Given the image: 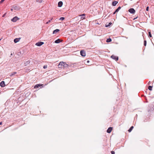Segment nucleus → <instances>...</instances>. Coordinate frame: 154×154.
<instances>
[{
    "label": "nucleus",
    "instance_id": "obj_1",
    "mask_svg": "<svg viewBox=\"0 0 154 154\" xmlns=\"http://www.w3.org/2000/svg\"><path fill=\"white\" fill-rule=\"evenodd\" d=\"M64 62H60L59 65L58 66L59 68H63V65Z\"/></svg>",
    "mask_w": 154,
    "mask_h": 154
},
{
    "label": "nucleus",
    "instance_id": "obj_2",
    "mask_svg": "<svg viewBox=\"0 0 154 154\" xmlns=\"http://www.w3.org/2000/svg\"><path fill=\"white\" fill-rule=\"evenodd\" d=\"M19 19L17 17L15 16L11 19V21L13 22H16Z\"/></svg>",
    "mask_w": 154,
    "mask_h": 154
},
{
    "label": "nucleus",
    "instance_id": "obj_3",
    "mask_svg": "<svg viewBox=\"0 0 154 154\" xmlns=\"http://www.w3.org/2000/svg\"><path fill=\"white\" fill-rule=\"evenodd\" d=\"M80 54L83 57H85L86 56L85 51L84 50H82L80 51Z\"/></svg>",
    "mask_w": 154,
    "mask_h": 154
},
{
    "label": "nucleus",
    "instance_id": "obj_4",
    "mask_svg": "<svg viewBox=\"0 0 154 154\" xmlns=\"http://www.w3.org/2000/svg\"><path fill=\"white\" fill-rule=\"evenodd\" d=\"M111 57L112 59L115 60L116 61H117L118 60V57L114 55H112L111 56Z\"/></svg>",
    "mask_w": 154,
    "mask_h": 154
},
{
    "label": "nucleus",
    "instance_id": "obj_5",
    "mask_svg": "<svg viewBox=\"0 0 154 154\" xmlns=\"http://www.w3.org/2000/svg\"><path fill=\"white\" fill-rule=\"evenodd\" d=\"M128 11L131 14H134L135 12V10L133 8L130 9Z\"/></svg>",
    "mask_w": 154,
    "mask_h": 154
},
{
    "label": "nucleus",
    "instance_id": "obj_6",
    "mask_svg": "<svg viewBox=\"0 0 154 154\" xmlns=\"http://www.w3.org/2000/svg\"><path fill=\"white\" fill-rule=\"evenodd\" d=\"M0 86L2 87H4L5 86V82L3 81H2L0 83Z\"/></svg>",
    "mask_w": 154,
    "mask_h": 154
},
{
    "label": "nucleus",
    "instance_id": "obj_7",
    "mask_svg": "<svg viewBox=\"0 0 154 154\" xmlns=\"http://www.w3.org/2000/svg\"><path fill=\"white\" fill-rule=\"evenodd\" d=\"M113 128L111 127L109 128L107 130V132L108 133H110L112 130Z\"/></svg>",
    "mask_w": 154,
    "mask_h": 154
},
{
    "label": "nucleus",
    "instance_id": "obj_8",
    "mask_svg": "<svg viewBox=\"0 0 154 154\" xmlns=\"http://www.w3.org/2000/svg\"><path fill=\"white\" fill-rule=\"evenodd\" d=\"M85 14H82L81 15H79V16H81V20H83V19H85Z\"/></svg>",
    "mask_w": 154,
    "mask_h": 154
},
{
    "label": "nucleus",
    "instance_id": "obj_9",
    "mask_svg": "<svg viewBox=\"0 0 154 154\" xmlns=\"http://www.w3.org/2000/svg\"><path fill=\"white\" fill-rule=\"evenodd\" d=\"M20 38H15L14 40V42L15 43H16L17 42H18L19 41L20 39Z\"/></svg>",
    "mask_w": 154,
    "mask_h": 154
},
{
    "label": "nucleus",
    "instance_id": "obj_10",
    "mask_svg": "<svg viewBox=\"0 0 154 154\" xmlns=\"http://www.w3.org/2000/svg\"><path fill=\"white\" fill-rule=\"evenodd\" d=\"M58 6L61 7L63 5V2L61 1H60L58 3Z\"/></svg>",
    "mask_w": 154,
    "mask_h": 154
},
{
    "label": "nucleus",
    "instance_id": "obj_11",
    "mask_svg": "<svg viewBox=\"0 0 154 154\" xmlns=\"http://www.w3.org/2000/svg\"><path fill=\"white\" fill-rule=\"evenodd\" d=\"M59 31H60V30H59V29H55V30H54L53 31V34H56L57 32H58Z\"/></svg>",
    "mask_w": 154,
    "mask_h": 154
},
{
    "label": "nucleus",
    "instance_id": "obj_12",
    "mask_svg": "<svg viewBox=\"0 0 154 154\" xmlns=\"http://www.w3.org/2000/svg\"><path fill=\"white\" fill-rule=\"evenodd\" d=\"M118 3V2L116 1L113 2H112V5L113 6H115Z\"/></svg>",
    "mask_w": 154,
    "mask_h": 154
},
{
    "label": "nucleus",
    "instance_id": "obj_13",
    "mask_svg": "<svg viewBox=\"0 0 154 154\" xmlns=\"http://www.w3.org/2000/svg\"><path fill=\"white\" fill-rule=\"evenodd\" d=\"M68 64H66L65 62H64V65H63V68H66L68 67Z\"/></svg>",
    "mask_w": 154,
    "mask_h": 154
},
{
    "label": "nucleus",
    "instance_id": "obj_14",
    "mask_svg": "<svg viewBox=\"0 0 154 154\" xmlns=\"http://www.w3.org/2000/svg\"><path fill=\"white\" fill-rule=\"evenodd\" d=\"M60 42V40L59 39L56 40L55 41V42L56 43H58Z\"/></svg>",
    "mask_w": 154,
    "mask_h": 154
},
{
    "label": "nucleus",
    "instance_id": "obj_15",
    "mask_svg": "<svg viewBox=\"0 0 154 154\" xmlns=\"http://www.w3.org/2000/svg\"><path fill=\"white\" fill-rule=\"evenodd\" d=\"M148 30V31H149L148 33H149V37H152V35H151V33L150 30Z\"/></svg>",
    "mask_w": 154,
    "mask_h": 154
},
{
    "label": "nucleus",
    "instance_id": "obj_16",
    "mask_svg": "<svg viewBox=\"0 0 154 154\" xmlns=\"http://www.w3.org/2000/svg\"><path fill=\"white\" fill-rule=\"evenodd\" d=\"M134 128V127L133 126H132L131 127V128L129 129L128 130V131L129 132H131V131Z\"/></svg>",
    "mask_w": 154,
    "mask_h": 154
},
{
    "label": "nucleus",
    "instance_id": "obj_17",
    "mask_svg": "<svg viewBox=\"0 0 154 154\" xmlns=\"http://www.w3.org/2000/svg\"><path fill=\"white\" fill-rule=\"evenodd\" d=\"M111 41H112L111 39L110 38H109L107 39L106 42H111Z\"/></svg>",
    "mask_w": 154,
    "mask_h": 154
},
{
    "label": "nucleus",
    "instance_id": "obj_18",
    "mask_svg": "<svg viewBox=\"0 0 154 154\" xmlns=\"http://www.w3.org/2000/svg\"><path fill=\"white\" fill-rule=\"evenodd\" d=\"M152 86H148V89L150 90V91H152Z\"/></svg>",
    "mask_w": 154,
    "mask_h": 154
},
{
    "label": "nucleus",
    "instance_id": "obj_19",
    "mask_svg": "<svg viewBox=\"0 0 154 154\" xmlns=\"http://www.w3.org/2000/svg\"><path fill=\"white\" fill-rule=\"evenodd\" d=\"M121 7H119L116 10V12H118L119 11Z\"/></svg>",
    "mask_w": 154,
    "mask_h": 154
},
{
    "label": "nucleus",
    "instance_id": "obj_20",
    "mask_svg": "<svg viewBox=\"0 0 154 154\" xmlns=\"http://www.w3.org/2000/svg\"><path fill=\"white\" fill-rule=\"evenodd\" d=\"M17 73L16 72H14V73H11L10 75V76H12L14 74H16Z\"/></svg>",
    "mask_w": 154,
    "mask_h": 154
},
{
    "label": "nucleus",
    "instance_id": "obj_21",
    "mask_svg": "<svg viewBox=\"0 0 154 154\" xmlns=\"http://www.w3.org/2000/svg\"><path fill=\"white\" fill-rule=\"evenodd\" d=\"M44 44V42H39V46H41Z\"/></svg>",
    "mask_w": 154,
    "mask_h": 154
},
{
    "label": "nucleus",
    "instance_id": "obj_22",
    "mask_svg": "<svg viewBox=\"0 0 154 154\" xmlns=\"http://www.w3.org/2000/svg\"><path fill=\"white\" fill-rule=\"evenodd\" d=\"M65 19V18L64 17H60L59 20H63Z\"/></svg>",
    "mask_w": 154,
    "mask_h": 154
},
{
    "label": "nucleus",
    "instance_id": "obj_23",
    "mask_svg": "<svg viewBox=\"0 0 154 154\" xmlns=\"http://www.w3.org/2000/svg\"><path fill=\"white\" fill-rule=\"evenodd\" d=\"M45 86V85H43V84H39V87H41V88L43 87V86Z\"/></svg>",
    "mask_w": 154,
    "mask_h": 154
},
{
    "label": "nucleus",
    "instance_id": "obj_24",
    "mask_svg": "<svg viewBox=\"0 0 154 154\" xmlns=\"http://www.w3.org/2000/svg\"><path fill=\"white\" fill-rule=\"evenodd\" d=\"M38 88V84H37L34 86L35 88Z\"/></svg>",
    "mask_w": 154,
    "mask_h": 154
},
{
    "label": "nucleus",
    "instance_id": "obj_25",
    "mask_svg": "<svg viewBox=\"0 0 154 154\" xmlns=\"http://www.w3.org/2000/svg\"><path fill=\"white\" fill-rule=\"evenodd\" d=\"M52 19H53V18H52L51 19V20H49V21H48V22L46 23V24H48V23H50L51 22V21Z\"/></svg>",
    "mask_w": 154,
    "mask_h": 154
},
{
    "label": "nucleus",
    "instance_id": "obj_26",
    "mask_svg": "<svg viewBox=\"0 0 154 154\" xmlns=\"http://www.w3.org/2000/svg\"><path fill=\"white\" fill-rule=\"evenodd\" d=\"M146 40H144V45L146 46Z\"/></svg>",
    "mask_w": 154,
    "mask_h": 154
},
{
    "label": "nucleus",
    "instance_id": "obj_27",
    "mask_svg": "<svg viewBox=\"0 0 154 154\" xmlns=\"http://www.w3.org/2000/svg\"><path fill=\"white\" fill-rule=\"evenodd\" d=\"M29 61H27L26 63H25L24 64L25 66L27 65V64H29Z\"/></svg>",
    "mask_w": 154,
    "mask_h": 154
},
{
    "label": "nucleus",
    "instance_id": "obj_28",
    "mask_svg": "<svg viewBox=\"0 0 154 154\" xmlns=\"http://www.w3.org/2000/svg\"><path fill=\"white\" fill-rule=\"evenodd\" d=\"M47 65H45L43 66V68L45 69L47 68Z\"/></svg>",
    "mask_w": 154,
    "mask_h": 154
},
{
    "label": "nucleus",
    "instance_id": "obj_29",
    "mask_svg": "<svg viewBox=\"0 0 154 154\" xmlns=\"http://www.w3.org/2000/svg\"><path fill=\"white\" fill-rule=\"evenodd\" d=\"M5 0H1V1L0 2V4L2 3Z\"/></svg>",
    "mask_w": 154,
    "mask_h": 154
},
{
    "label": "nucleus",
    "instance_id": "obj_30",
    "mask_svg": "<svg viewBox=\"0 0 154 154\" xmlns=\"http://www.w3.org/2000/svg\"><path fill=\"white\" fill-rule=\"evenodd\" d=\"M111 153L112 154H114L115 153V152L113 151H111Z\"/></svg>",
    "mask_w": 154,
    "mask_h": 154
},
{
    "label": "nucleus",
    "instance_id": "obj_31",
    "mask_svg": "<svg viewBox=\"0 0 154 154\" xmlns=\"http://www.w3.org/2000/svg\"><path fill=\"white\" fill-rule=\"evenodd\" d=\"M146 10L147 11H148V10H149V7H147L146 8Z\"/></svg>",
    "mask_w": 154,
    "mask_h": 154
},
{
    "label": "nucleus",
    "instance_id": "obj_32",
    "mask_svg": "<svg viewBox=\"0 0 154 154\" xmlns=\"http://www.w3.org/2000/svg\"><path fill=\"white\" fill-rule=\"evenodd\" d=\"M43 2V0H39V3H42Z\"/></svg>",
    "mask_w": 154,
    "mask_h": 154
},
{
    "label": "nucleus",
    "instance_id": "obj_33",
    "mask_svg": "<svg viewBox=\"0 0 154 154\" xmlns=\"http://www.w3.org/2000/svg\"><path fill=\"white\" fill-rule=\"evenodd\" d=\"M35 45L37 46H38V42L36 43L35 44Z\"/></svg>",
    "mask_w": 154,
    "mask_h": 154
},
{
    "label": "nucleus",
    "instance_id": "obj_34",
    "mask_svg": "<svg viewBox=\"0 0 154 154\" xmlns=\"http://www.w3.org/2000/svg\"><path fill=\"white\" fill-rule=\"evenodd\" d=\"M151 84V82L149 81V83H148V85H150V84Z\"/></svg>",
    "mask_w": 154,
    "mask_h": 154
},
{
    "label": "nucleus",
    "instance_id": "obj_35",
    "mask_svg": "<svg viewBox=\"0 0 154 154\" xmlns=\"http://www.w3.org/2000/svg\"><path fill=\"white\" fill-rule=\"evenodd\" d=\"M117 12H116V11L114 12V13H113V14H115Z\"/></svg>",
    "mask_w": 154,
    "mask_h": 154
},
{
    "label": "nucleus",
    "instance_id": "obj_36",
    "mask_svg": "<svg viewBox=\"0 0 154 154\" xmlns=\"http://www.w3.org/2000/svg\"><path fill=\"white\" fill-rule=\"evenodd\" d=\"M90 61L89 60H87V63H88Z\"/></svg>",
    "mask_w": 154,
    "mask_h": 154
},
{
    "label": "nucleus",
    "instance_id": "obj_37",
    "mask_svg": "<svg viewBox=\"0 0 154 154\" xmlns=\"http://www.w3.org/2000/svg\"><path fill=\"white\" fill-rule=\"evenodd\" d=\"M0 125H2V122H0Z\"/></svg>",
    "mask_w": 154,
    "mask_h": 154
},
{
    "label": "nucleus",
    "instance_id": "obj_38",
    "mask_svg": "<svg viewBox=\"0 0 154 154\" xmlns=\"http://www.w3.org/2000/svg\"><path fill=\"white\" fill-rule=\"evenodd\" d=\"M137 18V17L136 18H135L134 19V20H135V19H136Z\"/></svg>",
    "mask_w": 154,
    "mask_h": 154
},
{
    "label": "nucleus",
    "instance_id": "obj_39",
    "mask_svg": "<svg viewBox=\"0 0 154 154\" xmlns=\"http://www.w3.org/2000/svg\"><path fill=\"white\" fill-rule=\"evenodd\" d=\"M108 26H109V25H106V27H108Z\"/></svg>",
    "mask_w": 154,
    "mask_h": 154
},
{
    "label": "nucleus",
    "instance_id": "obj_40",
    "mask_svg": "<svg viewBox=\"0 0 154 154\" xmlns=\"http://www.w3.org/2000/svg\"><path fill=\"white\" fill-rule=\"evenodd\" d=\"M111 23H109V24H111Z\"/></svg>",
    "mask_w": 154,
    "mask_h": 154
},
{
    "label": "nucleus",
    "instance_id": "obj_41",
    "mask_svg": "<svg viewBox=\"0 0 154 154\" xmlns=\"http://www.w3.org/2000/svg\"><path fill=\"white\" fill-rule=\"evenodd\" d=\"M2 39V38H1V39H0V41L1 40V39Z\"/></svg>",
    "mask_w": 154,
    "mask_h": 154
},
{
    "label": "nucleus",
    "instance_id": "obj_42",
    "mask_svg": "<svg viewBox=\"0 0 154 154\" xmlns=\"http://www.w3.org/2000/svg\"><path fill=\"white\" fill-rule=\"evenodd\" d=\"M4 16H5L4 15L3 16V17H4Z\"/></svg>",
    "mask_w": 154,
    "mask_h": 154
}]
</instances>
